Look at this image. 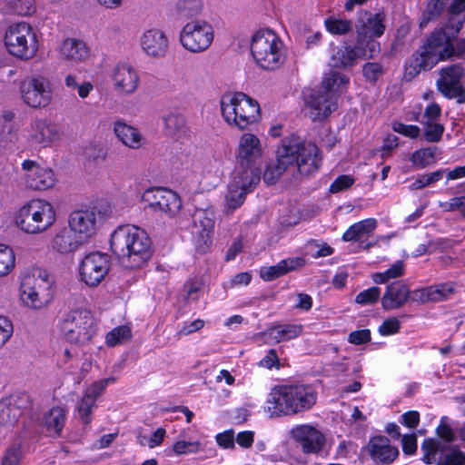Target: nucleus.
Masks as SVG:
<instances>
[{
    "mask_svg": "<svg viewBox=\"0 0 465 465\" xmlns=\"http://www.w3.org/2000/svg\"><path fill=\"white\" fill-rule=\"evenodd\" d=\"M111 250L123 266L138 269L152 257V241L148 234L136 226H121L112 234Z\"/></svg>",
    "mask_w": 465,
    "mask_h": 465,
    "instance_id": "obj_1",
    "label": "nucleus"
},
{
    "mask_svg": "<svg viewBox=\"0 0 465 465\" xmlns=\"http://www.w3.org/2000/svg\"><path fill=\"white\" fill-rule=\"evenodd\" d=\"M453 41L446 29L433 31L421 47V51L412 55L406 67V74L414 77L421 70H430L438 62L450 59L454 52Z\"/></svg>",
    "mask_w": 465,
    "mask_h": 465,
    "instance_id": "obj_2",
    "label": "nucleus"
},
{
    "mask_svg": "<svg viewBox=\"0 0 465 465\" xmlns=\"http://www.w3.org/2000/svg\"><path fill=\"white\" fill-rule=\"evenodd\" d=\"M224 121L231 126L245 130L260 123L262 111L259 103L242 92L226 93L220 101Z\"/></svg>",
    "mask_w": 465,
    "mask_h": 465,
    "instance_id": "obj_3",
    "label": "nucleus"
},
{
    "mask_svg": "<svg viewBox=\"0 0 465 465\" xmlns=\"http://www.w3.org/2000/svg\"><path fill=\"white\" fill-rule=\"evenodd\" d=\"M250 49L254 63L264 71L278 70L286 61L283 42L268 28L260 29L252 35Z\"/></svg>",
    "mask_w": 465,
    "mask_h": 465,
    "instance_id": "obj_4",
    "label": "nucleus"
},
{
    "mask_svg": "<svg viewBox=\"0 0 465 465\" xmlns=\"http://www.w3.org/2000/svg\"><path fill=\"white\" fill-rule=\"evenodd\" d=\"M55 222V211L46 201L35 199L24 204L15 215L16 225L25 232L36 234Z\"/></svg>",
    "mask_w": 465,
    "mask_h": 465,
    "instance_id": "obj_5",
    "label": "nucleus"
},
{
    "mask_svg": "<svg viewBox=\"0 0 465 465\" xmlns=\"http://www.w3.org/2000/svg\"><path fill=\"white\" fill-rule=\"evenodd\" d=\"M60 331L67 341L84 345L94 334V318L86 310L71 311L63 317Z\"/></svg>",
    "mask_w": 465,
    "mask_h": 465,
    "instance_id": "obj_6",
    "label": "nucleus"
},
{
    "mask_svg": "<svg viewBox=\"0 0 465 465\" xmlns=\"http://www.w3.org/2000/svg\"><path fill=\"white\" fill-rule=\"evenodd\" d=\"M5 45L12 55L25 60L32 58L37 51L35 34L30 25L25 22L8 27Z\"/></svg>",
    "mask_w": 465,
    "mask_h": 465,
    "instance_id": "obj_7",
    "label": "nucleus"
},
{
    "mask_svg": "<svg viewBox=\"0 0 465 465\" xmlns=\"http://www.w3.org/2000/svg\"><path fill=\"white\" fill-rule=\"evenodd\" d=\"M22 301L29 307L40 309L53 298L52 283L41 274L28 275L23 279L20 286Z\"/></svg>",
    "mask_w": 465,
    "mask_h": 465,
    "instance_id": "obj_8",
    "label": "nucleus"
},
{
    "mask_svg": "<svg viewBox=\"0 0 465 465\" xmlns=\"http://www.w3.org/2000/svg\"><path fill=\"white\" fill-rule=\"evenodd\" d=\"M213 40V29L211 25L203 20L187 23L180 33L182 45L192 53L205 51Z\"/></svg>",
    "mask_w": 465,
    "mask_h": 465,
    "instance_id": "obj_9",
    "label": "nucleus"
},
{
    "mask_svg": "<svg viewBox=\"0 0 465 465\" xmlns=\"http://www.w3.org/2000/svg\"><path fill=\"white\" fill-rule=\"evenodd\" d=\"M422 460L427 464L436 465H464L465 455L457 448L435 439H426L421 444Z\"/></svg>",
    "mask_w": 465,
    "mask_h": 465,
    "instance_id": "obj_10",
    "label": "nucleus"
},
{
    "mask_svg": "<svg viewBox=\"0 0 465 465\" xmlns=\"http://www.w3.org/2000/svg\"><path fill=\"white\" fill-rule=\"evenodd\" d=\"M24 102L33 107L47 106L52 99V89L49 81L44 76H30L20 85Z\"/></svg>",
    "mask_w": 465,
    "mask_h": 465,
    "instance_id": "obj_11",
    "label": "nucleus"
},
{
    "mask_svg": "<svg viewBox=\"0 0 465 465\" xmlns=\"http://www.w3.org/2000/svg\"><path fill=\"white\" fill-rule=\"evenodd\" d=\"M146 207L154 213H163L170 217L175 216L182 208L179 195L168 189L151 188L143 194Z\"/></svg>",
    "mask_w": 465,
    "mask_h": 465,
    "instance_id": "obj_12",
    "label": "nucleus"
},
{
    "mask_svg": "<svg viewBox=\"0 0 465 465\" xmlns=\"http://www.w3.org/2000/svg\"><path fill=\"white\" fill-rule=\"evenodd\" d=\"M110 269L109 257L102 252H91L84 257L79 265V275L87 286L95 287L101 283Z\"/></svg>",
    "mask_w": 465,
    "mask_h": 465,
    "instance_id": "obj_13",
    "label": "nucleus"
},
{
    "mask_svg": "<svg viewBox=\"0 0 465 465\" xmlns=\"http://www.w3.org/2000/svg\"><path fill=\"white\" fill-rule=\"evenodd\" d=\"M462 76L463 68L460 64L441 68L436 82L437 90L448 99H456L458 104L465 103V89L460 83Z\"/></svg>",
    "mask_w": 465,
    "mask_h": 465,
    "instance_id": "obj_14",
    "label": "nucleus"
},
{
    "mask_svg": "<svg viewBox=\"0 0 465 465\" xmlns=\"http://www.w3.org/2000/svg\"><path fill=\"white\" fill-rule=\"evenodd\" d=\"M294 157L298 172L302 176H309L316 172L322 163L318 147L312 143H297L292 145V158Z\"/></svg>",
    "mask_w": 465,
    "mask_h": 465,
    "instance_id": "obj_15",
    "label": "nucleus"
},
{
    "mask_svg": "<svg viewBox=\"0 0 465 465\" xmlns=\"http://www.w3.org/2000/svg\"><path fill=\"white\" fill-rule=\"evenodd\" d=\"M214 220L205 211H199L193 216V238L196 251L203 254L212 243Z\"/></svg>",
    "mask_w": 465,
    "mask_h": 465,
    "instance_id": "obj_16",
    "label": "nucleus"
},
{
    "mask_svg": "<svg viewBox=\"0 0 465 465\" xmlns=\"http://www.w3.org/2000/svg\"><path fill=\"white\" fill-rule=\"evenodd\" d=\"M385 16L382 14H372L368 11L359 13L355 24L357 41L360 45L366 37H380L385 31Z\"/></svg>",
    "mask_w": 465,
    "mask_h": 465,
    "instance_id": "obj_17",
    "label": "nucleus"
},
{
    "mask_svg": "<svg viewBox=\"0 0 465 465\" xmlns=\"http://www.w3.org/2000/svg\"><path fill=\"white\" fill-rule=\"evenodd\" d=\"M262 154V145L256 135L245 133L240 137L236 160L242 166L244 164L258 165Z\"/></svg>",
    "mask_w": 465,
    "mask_h": 465,
    "instance_id": "obj_18",
    "label": "nucleus"
},
{
    "mask_svg": "<svg viewBox=\"0 0 465 465\" xmlns=\"http://www.w3.org/2000/svg\"><path fill=\"white\" fill-rule=\"evenodd\" d=\"M304 103L314 111L313 120H322L337 108L336 98L321 88L304 94Z\"/></svg>",
    "mask_w": 465,
    "mask_h": 465,
    "instance_id": "obj_19",
    "label": "nucleus"
},
{
    "mask_svg": "<svg viewBox=\"0 0 465 465\" xmlns=\"http://www.w3.org/2000/svg\"><path fill=\"white\" fill-rule=\"evenodd\" d=\"M112 80L115 90L123 94L135 92L139 84L136 70L129 64L121 63L115 65L112 72Z\"/></svg>",
    "mask_w": 465,
    "mask_h": 465,
    "instance_id": "obj_20",
    "label": "nucleus"
},
{
    "mask_svg": "<svg viewBox=\"0 0 465 465\" xmlns=\"http://www.w3.org/2000/svg\"><path fill=\"white\" fill-rule=\"evenodd\" d=\"M276 163L267 165L264 173L263 181L267 184H274L277 183L281 175L291 165V140L285 138L282 144L277 148Z\"/></svg>",
    "mask_w": 465,
    "mask_h": 465,
    "instance_id": "obj_21",
    "label": "nucleus"
},
{
    "mask_svg": "<svg viewBox=\"0 0 465 465\" xmlns=\"http://www.w3.org/2000/svg\"><path fill=\"white\" fill-rule=\"evenodd\" d=\"M292 437L301 443L305 453H317L322 450L325 443L324 436L309 425H300L292 429Z\"/></svg>",
    "mask_w": 465,
    "mask_h": 465,
    "instance_id": "obj_22",
    "label": "nucleus"
},
{
    "mask_svg": "<svg viewBox=\"0 0 465 465\" xmlns=\"http://www.w3.org/2000/svg\"><path fill=\"white\" fill-rule=\"evenodd\" d=\"M141 45L144 53L153 58L165 56L169 49L167 35L159 29H150L143 33Z\"/></svg>",
    "mask_w": 465,
    "mask_h": 465,
    "instance_id": "obj_23",
    "label": "nucleus"
},
{
    "mask_svg": "<svg viewBox=\"0 0 465 465\" xmlns=\"http://www.w3.org/2000/svg\"><path fill=\"white\" fill-rule=\"evenodd\" d=\"M367 450L371 460L380 464H391L399 455L396 447L385 436H377L369 441Z\"/></svg>",
    "mask_w": 465,
    "mask_h": 465,
    "instance_id": "obj_24",
    "label": "nucleus"
},
{
    "mask_svg": "<svg viewBox=\"0 0 465 465\" xmlns=\"http://www.w3.org/2000/svg\"><path fill=\"white\" fill-rule=\"evenodd\" d=\"M69 228L85 242L94 232L96 216L92 210H77L68 219Z\"/></svg>",
    "mask_w": 465,
    "mask_h": 465,
    "instance_id": "obj_25",
    "label": "nucleus"
},
{
    "mask_svg": "<svg viewBox=\"0 0 465 465\" xmlns=\"http://www.w3.org/2000/svg\"><path fill=\"white\" fill-rule=\"evenodd\" d=\"M27 402L25 395H12L0 401V424L12 426L22 415L24 403Z\"/></svg>",
    "mask_w": 465,
    "mask_h": 465,
    "instance_id": "obj_26",
    "label": "nucleus"
},
{
    "mask_svg": "<svg viewBox=\"0 0 465 465\" xmlns=\"http://www.w3.org/2000/svg\"><path fill=\"white\" fill-rule=\"evenodd\" d=\"M267 404L271 417L288 415L291 411V386H275L270 393Z\"/></svg>",
    "mask_w": 465,
    "mask_h": 465,
    "instance_id": "obj_27",
    "label": "nucleus"
},
{
    "mask_svg": "<svg viewBox=\"0 0 465 465\" xmlns=\"http://www.w3.org/2000/svg\"><path fill=\"white\" fill-rule=\"evenodd\" d=\"M410 295L411 291L406 283L394 282L387 286L381 297V306L386 311L400 309L407 302Z\"/></svg>",
    "mask_w": 465,
    "mask_h": 465,
    "instance_id": "obj_28",
    "label": "nucleus"
},
{
    "mask_svg": "<svg viewBox=\"0 0 465 465\" xmlns=\"http://www.w3.org/2000/svg\"><path fill=\"white\" fill-rule=\"evenodd\" d=\"M261 170L258 165L244 164L242 166L240 163L232 173V183L233 186L241 187L248 192L252 191L261 180Z\"/></svg>",
    "mask_w": 465,
    "mask_h": 465,
    "instance_id": "obj_29",
    "label": "nucleus"
},
{
    "mask_svg": "<svg viewBox=\"0 0 465 465\" xmlns=\"http://www.w3.org/2000/svg\"><path fill=\"white\" fill-rule=\"evenodd\" d=\"M84 242H85L84 239L69 227H65L54 235L52 246L58 252L68 254L75 252Z\"/></svg>",
    "mask_w": 465,
    "mask_h": 465,
    "instance_id": "obj_30",
    "label": "nucleus"
},
{
    "mask_svg": "<svg viewBox=\"0 0 465 465\" xmlns=\"http://www.w3.org/2000/svg\"><path fill=\"white\" fill-rule=\"evenodd\" d=\"M114 132L123 144L131 149H140L145 143L144 137L134 126L123 121H116L114 124Z\"/></svg>",
    "mask_w": 465,
    "mask_h": 465,
    "instance_id": "obj_31",
    "label": "nucleus"
},
{
    "mask_svg": "<svg viewBox=\"0 0 465 465\" xmlns=\"http://www.w3.org/2000/svg\"><path fill=\"white\" fill-rule=\"evenodd\" d=\"M317 400V393L309 385L292 386V414L310 410Z\"/></svg>",
    "mask_w": 465,
    "mask_h": 465,
    "instance_id": "obj_32",
    "label": "nucleus"
},
{
    "mask_svg": "<svg viewBox=\"0 0 465 465\" xmlns=\"http://www.w3.org/2000/svg\"><path fill=\"white\" fill-rule=\"evenodd\" d=\"M453 289L445 284L430 286L428 288L417 289L411 292L409 299L417 303H427L430 302H439L451 293Z\"/></svg>",
    "mask_w": 465,
    "mask_h": 465,
    "instance_id": "obj_33",
    "label": "nucleus"
},
{
    "mask_svg": "<svg viewBox=\"0 0 465 465\" xmlns=\"http://www.w3.org/2000/svg\"><path fill=\"white\" fill-rule=\"evenodd\" d=\"M59 133L55 125L44 120H36L32 124L31 139L42 146H47L58 140Z\"/></svg>",
    "mask_w": 465,
    "mask_h": 465,
    "instance_id": "obj_34",
    "label": "nucleus"
},
{
    "mask_svg": "<svg viewBox=\"0 0 465 465\" xmlns=\"http://www.w3.org/2000/svg\"><path fill=\"white\" fill-rule=\"evenodd\" d=\"M378 222L374 218L361 220L351 225L342 234L344 242H361L373 233L377 228Z\"/></svg>",
    "mask_w": 465,
    "mask_h": 465,
    "instance_id": "obj_35",
    "label": "nucleus"
},
{
    "mask_svg": "<svg viewBox=\"0 0 465 465\" xmlns=\"http://www.w3.org/2000/svg\"><path fill=\"white\" fill-rule=\"evenodd\" d=\"M349 84V78L337 71L331 70L325 74L321 83V89L328 92L333 98L346 92Z\"/></svg>",
    "mask_w": 465,
    "mask_h": 465,
    "instance_id": "obj_36",
    "label": "nucleus"
},
{
    "mask_svg": "<svg viewBox=\"0 0 465 465\" xmlns=\"http://www.w3.org/2000/svg\"><path fill=\"white\" fill-rule=\"evenodd\" d=\"M60 53L63 58L66 60L80 62L87 58L88 48L82 40L67 38L63 42Z\"/></svg>",
    "mask_w": 465,
    "mask_h": 465,
    "instance_id": "obj_37",
    "label": "nucleus"
},
{
    "mask_svg": "<svg viewBox=\"0 0 465 465\" xmlns=\"http://www.w3.org/2000/svg\"><path fill=\"white\" fill-rule=\"evenodd\" d=\"M54 174L51 169L35 168L26 175L27 185L35 190H47L54 184Z\"/></svg>",
    "mask_w": 465,
    "mask_h": 465,
    "instance_id": "obj_38",
    "label": "nucleus"
},
{
    "mask_svg": "<svg viewBox=\"0 0 465 465\" xmlns=\"http://www.w3.org/2000/svg\"><path fill=\"white\" fill-rule=\"evenodd\" d=\"M359 47L360 44L356 40L354 47L346 45L340 48L332 56L335 62L334 66L343 68L353 66L356 64L358 58H360L359 54H364L362 48Z\"/></svg>",
    "mask_w": 465,
    "mask_h": 465,
    "instance_id": "obj_39",
    "label": "nucleus"
},
{
    "mask_svg": "<svg viewBox=\"0 0 465 465\" xmlns=\"http://www.w3.org/2000/svg\"><path fill=\"white\" fill-rule=\"evenodd\" d=\"M65 421V411L63 408L54 407L44 416V425L47 431L54 436H59Z\"/></svg>",
    "mask_w": 465,
    "mask_h": 465,
    "instance_id": "obj_40",
    "label": "nucleus"
},
{
    "mask_svg": "<svg viewBox=\"0 0 465 465\" xmlns=\"http://www.w3.org/2000/svg\"><path fill=\"white\" fill-rule=\"evenodd\" d=\"M201 9V0H178L174 5L175 15L185 19L199 15Z\"/></svg>",
    "mask_w": 465,
    "mask_h": 465,
    "instance_id": "obj_41",
    "label": "nucleus"
},
{
    "mask_svg": "<svg viewBox=\"0 0 465 465\" xmlns=\"http://www.w3.org/2000/svg\"><path fill=\"white\" fill-rule=\"evenodd\" d=\"M248 191L241 187L233 186L230 183L228 193L226 194V211L227 214L232 213L235 209L239 208L244 202Z\"/></svg>",
    "mask_w": 465,
    "mask_h": 465,
    "instance_id": "obj_42",
    "label": "nucleus"
},
{
    "mask_svg": "<svg viewBox=\"0 0 465 465\" xmlns=\"http://www.w3.org/2000/svg\"><path fill=\"white\" fill-rule=\"evenodd\" d=\"M439 153L438 147H428L415 151L411 155V162L420 168H425L434 163Z\"/></svg>",
    "mask_w": 465,
    "mask_h": 465,
    "instance_id": "obj_43",
    "label": "nucleus"
},
{
    "mask_svg": "<svg viewBox=\"0 0 465 465\" xmlns=\"http://www.w3.org/2000/svg\"><path fill=\"white\" fill-rule=\"evenodd\" d=\"M15 255L13 249L0 244V277L6 276L15 268Z\"/></svg>",
    "mask_w": 465,
    "mask_h": 465,
    "instance_id": "obj_44",
    "label": "nucleus"
},
{
    "mask_svg": "<svg viewBox=\"0 0 465 465\" xmlns=\"http://www.w3.org/2000/svg\"><path fill=\"white\" fill-rule=\"evenodd\" d=\"M290 270L288 260H282L279 263L273 266L262 267L260 270V276L267 282L277 279L286 274Z\"/></svg>",
    "mask_w": 465,
    "mask_h": 465,
    "instance_id": "obj_45",
    "label": "nucleus"
},
{
    "mask_svg": "<svg viewBox=\"0 0 465 465\" xmlns=\"http://www.w3.org/2000/svg\"><path fill=\"white\" fill-rule=\"evenodd\" d=\"M165 131L170 136L179 135L185 127V119L178 114H170L164 118Z\"/></svg>",
    "mask_w": 465,
    "mask_h": 465,
    "instance_id": "obj_46",
    "label": "nucleus"
},
{
    "mask_svg": "<svg viewBox=\"0 0 465 465\" xmlns=\"http://www.w3.org/2000/svg\"><path fill=\"white\" fill-rule=\"evenodd\" d=\"M328 32L332 35H341L351 31L352 23L347 19H336L329 17L324 21Z\"/></svg>",
    "mask_w": 465,
    "mask_h": 465,
    "instance_id": "obj_47",
    "label": "nucleus"
},
{
    "mask_svg": "<svg viewBox=\"0 0 465 465\" xmlns=\"http://www.w3.org/2000/svg\"><path fill=\"white\" fill-rule=\"evenodd\" d=\"M445 173V170H438L430 173L419 175L417 179L411 183L410 189L414 191L422 189L426 186H430L440 181Z\"/></svg>",
    "mask_w": 465,
    "mask_h": 465,
    "instance_id": "obj_48",
    "label": "nucleus"
},
{
    "mask_svg": "<svg viewBox=\"0 0 465 465\" xmlns=\"http://www.w3.org/2000/svg\"><path fill=\"white\" fill-rule=\"evenodd\" d=\"M421 123L425 126L423 136L426 141L430 143H438L441 140L445 130L443 124H439L436 121Z\"/></svg>",
    "mask_w": 465,
    "mask_h": 465,
    "instance_id": "obj_49",
    "label": "nucleus"
},
{
    "mask_svg": "<svg viewBox=\"0 0 465 465\" xmlns=\"http://www.w3.org/2000/svg\"><path fill=\"white\" fill-rule=\"evenodd\" d=\"M132 331L128 326L123 325L114 328L106 335V344L108 346H115L131 337Z\"/></svg>",
    "mask_w": 465,
    "mask_h": 465,
    "instance_id": "obj_50",
    "label": "nucleus"
},
{
    "mask_svg": "<svg viewBox=\"0 0 465 465\" xmlns=\"http://www.w3.org/2000/svg\"><path fill=\"white\" fill-rule=\"evenodd\" d=\"M114 382H115V378L114 377L102 379L98 381H95L87 388L84 395H89L90 398L96 401L97 398L104 392L107 385Z\"/></svg>",
    "mask_w": 465,
    "mask_h": 465,
    "instance_id": "obj_51",
    "label": "nucleus"
},
{
    "mask_svg": "<svg viewBox=\"0 0 465 465\" xmlns=\"http://www.w3.org/2000/svg\"><path fill=\"white\" fill-rule=\"evenodd\" d=\"M95 406V401L90 398L89 395H84L80 403L78 404V412L81 420L88 424L91 422L92 410Z\"/></svg>",
    "mask_w": 465,
    "mask_h": 465,
    "instance_id": "obj_52",
    "label": "nucleus"
},
{
    "mask_svg": "<svg viewBox=\"0 0 465 465\" xmlns=\"http://www.w3.org/2000/svg\"><path fill=\"white\" fill-rule=\"evenodd\" d=\"M9 5L20 15H29L35 10V0H9Z\"/></svg>",
    "mask_w": 465,
    "mask_h": 465,
    "instance_id": "obj_53",
    "label": "nucleus"
},
{
    "mask_svg": "<svg viewBox=\"0 0 465 465\" xmlns=\"http://www.w3.org/2000/svg\"><path fill=\"white\" fill-rule=\"evenodd\" d=\"M381 291L379 287H371L361 292L355 298L358 304L366 305L376 302L380 298Z\"/></svg>",
    "mask_w": 465,
    "mask_h": 465,
    "instance_id": "obj_54",
    "label": "nucleus"
},
{
    "mask_svg": "<svg viewBox=\"0 0 465 465\" xmlns=\"http://www.w3.org/2000/svg\"><path fill=\"white\" fill-rule=\"evenodd\" d=\"M84 154L92 160H105L108 150L102 143H90L84 148Z\"/></svg>",
    "mask_w": 465,
    "mask_h": 465,
    "instance_id": "obj_55",
    "label": "nucleus"
},
{
    "mask_svg": "<svg viewBox=\"0 0 465 465\" xmlns=\"http://www.w3.org/2000/svg\"><path fill=\"white\" fill-rule=\"evenodd\" d=\"M362 73L367 81L375 83L383 74V67L379 63H366Z\"/></svg>",
    "mask_w": 465,
    "mask_h": 465,
    "instance_id": "obj_56",
    "label": "nucleus"
},
{
    "mask_svg": "<svg viewBox=\"0 0 465 465\" xmlns=\"http://www.w3.org/2000/svg\"><path fill=\"white\" fill-rule=\"evenodd\" d=\"M375 37H366L361 43V48L364 54H359L360 58H373L381 51L380 44L374 40Z\"/></svg>",
    "mask_w": 465,
    "mask_h": 465,
    "instance_id": "obj_57",
    "label": "nucleus"
},
{
    "mask_svg": "<svg viewBox=\"0 0 465 465\" xmlns=\"http://www.w3.org/2000/svg\"><path fill=\"white\" fill-rule=\"evenodd\" d=\"M203 288V282L198 280H191L187 282L183 286L185 292L184 298L188 302L197 301L199 298V292Z\"/></svg>",
    "mask_w": 465,
    "mask_h": 465,
    "instance_id": "obj_58",
    "label": "nucleus"
},
{
    "mask_svg": "<svg viewBox=\"0 0 465 465\" xmlns=\"http://www.w3.org/2000/svg\"><path fill=\"white\" fill-rule=\"evenodd\" d=\"M354 183V178L351 175L342 174L338 176L331 184L330 192L336 193L350 188Z\"/></svg>",
    "mask_w": 465,
    "mask_h": 465,
    "instance_id": "obj_59",
    "label": "nucleus"
},
{
    "mask_svg": "<svg viewBox=\"0 0 465 465\" xmlns=\"http://www.w3.org/2000/svg\"><path fill=\"white\" fill-rule=\"evenodd\" d=\"M393 130L410 138H417L420 133V129L417 125H407L402 123H394Z\"/></svg>",
    "mask_w": 465,
    "mask_h": 465,
    "instance_id": "obj_60",
    "label": "nucleus"
},
{
    "mask_svg": "<svg viewBox=\"0 0 465 465\" xmlns=\"http://www.w3.org/2000/svg\"><path fill=\"white\" fill-rule=\"evenodd\" d=\"M13 334V324L5 317L0 315V347L5 344Z\"/></svg>",
    "mask_w": 465,
    "mask_h": 465,
    "instance_id": "obj_61",
    "label": "nucleus"
},
{
    "mask_svg": "<svg viewBox=\"0 0 465 465\" xmlns=\"http://www.w3.org/2000/svg\"><path fill=\"white\" fill-rule=\"evenodd\" d=\"M401 322L396 318L385 320L379 327V331L381 335H391L399 331Z\"/></svg>",
    "mask_w": 465,
    "mask_h": 465,
    "instance_id": "obj_62",
    "label": "nucleus"
},
{
    "mask_svg": "<svg viewBox=\"0 0 465 465\" xmlns=\"http://www.w3.org/2000/svg\"><path fill=\"white\" fill-rule=\"evenodd\" d=\"M370 341L371 331L368 329L354 331L349 334V341L352 344H364Z\"/></svg>",
    "mask_w": 465,
    "mask_h": 465,
    "instance_id": "obj_63",
    "label": "nucleus"
},
{
    "mask_svg": "<svg viewBox=\"0 0 465 465\" xmlns=\"http://www.w3.org/2000/svg\"><path fill=\"white\" fill-rule=\"evenodd\" d=\"M20 455V449L16 446H12L7 450L1 465H18Z\"/></svg>",
    "mask_w": 465,
    "mask_h": 465,
    "instance_id": "obj_64",
    "label": "nucleus"
}]
</instances>
